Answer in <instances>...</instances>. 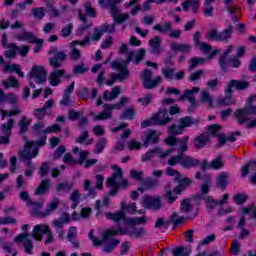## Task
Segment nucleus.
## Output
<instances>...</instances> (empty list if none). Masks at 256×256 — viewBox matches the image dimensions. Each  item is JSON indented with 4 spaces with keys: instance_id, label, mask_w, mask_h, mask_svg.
Instances as JSON below:
<instances>
[{
    "instance_id": "obj_61",
    "label": "nucleus",
    "mask_w": 256,
    "mask_h": 256,
    "mask_svg": "<svg viewBox=\"0 0 256 256\" xmlns=\"http://www.w3.org/2000/svg\"><path fill=\"white\" fill-rule=\"evenodd\" d=\"M105 145H107V139L100 138L96 143V148L94 150L95 155H99V153L105 149Z\"/></svg>"
},
{
    "instance_id": "obj_32",
    "label": "nucleus",
    "mask_w": 256,
    "mask_h": 256,
    "mask_svg": "<svg viewBox=\"0 0 256 256\" xmlns=\"http://www.w3.org/2000/svg\"><path fill=\"white\" fill-rule=\"evenodd\" d=\"M43 205H45V202L43 200H39V201L30 200L27 207H31L34 215H37V217H41V214H43V212H41V209H43Z\"/></svg>"
},
{
    "instance_id": "obj_30",
    "label": "nucleus",
    "mask_w": 256,
    "mask_h": 256,
    "mask_svg": "<svg viewBox=\"0 0 256 256\" xmlns=\"http://www.w3.org/2000/svg\"><path fill=\"white\" fill-rule=\"evenodd\" d=\"M154 31H159L162 35H169L170 31H173V24L166 21L163 24H156L152 28Z\"/></svg>"
},
{
    "instance_id": "obj_20",
    "label": "nucleus",
    "mask_w": 256,
    "mask_h": 256,
    "mask_svg": "<svg viewBox=\"0 0 256 256\" xmlns=\"http://www.w3.org/2000/svg\"><path fill=\"white\" fill-rule=\"evenodd\" d=\"M152 121L154 122V125L163 126L167 125V123H171V118L168 116L167 109H164L152 115Z\"/></svg>"
},
{
    "instance_id": "obj_58",
    "label": "nucleus",
    "mask_w": 256,
    "mask_h": 256,
    "mask_svg": "<svg viewBox=\"0 0 256 256\" xmlns=\"http://www.w3.org/2000/svg\"><path fill=\"white\" fill-rule=\"evenodd\" d=\"M121 241L119 239H114L112 242L105 244L103 251L104 253H112V251L119 245Z\"/></svg>"
},
{
    "instance_id": "obj_18",
    "label": "nucleus",
    "mask_w": 256,
    "mask_h": 256,
    "mask_svg": "<svg viewBox=\"0 0 256 256\" xmlns=\"http://www.w3.org/2000/svg\"><path fill=\"white\" fill-rule=\"evenodd\" d=\"M175 151V148H171L168 149L166 151H161V148H155L154 150H150L148 152H146L143 156H142V161L143 162H147L150 161V159H153V155H158V157H160V159H166V157H169V155H171V153H173Z\"/></svg>"
},
{
    "instance_id": "obj_37",
    "label": "nucleus",
    "mask_w": 256,
    "mask_h": 256,
    "mask_svg": "<svg viewBox=\"0 0 256 256\" xmlns=\"http://www.w3.org/2000/svg\"><path fill=\"white\" fill-rule=\"evenodd\" d=\"M189 7L192 9V13H197L199 10V0H186L182 3L183 11H189Z\"/></svg>"
},
{
    "instance_id": "obj_29",
    "label": "nucleus",
    "mask_w": 256,
    "mask_h": 256,
    "mask_svg": "<svg viewBox=\"0 0 256 256\" xmlns=\"http://www.w3.org/2000/svg\"><path fill=\"white\" fill-rule=\"evenodd\" d=\"M237 100L233 98L232 94H226L225 97H220L216 101L217 107H227L229 105H236Z\"/></svg>"
},
{
    "instance_id": "obj_19",
    "label": "nucleus",
    "mask_w": 256,
    "mask_h": 256,
    "mask_svg": "<svg viewBox=\"0 0 256 256\" xmlns=\"http://www.w3.org/2000/svg\"><path fill=\"white\" fill-rule=\"evenodd\" d=\"M15 243H23L24 251L28 255H33V241L29 239L28 233H21L15 239Z\"/></svg>"
},
{
    "instance_id": "obj_13",
    "label": "nucleus",
    "mask_w": 256,
    "mask_h": 256,
    "mask_svg": "<svg viewBox=\"0 0 256 256\" xmlns=\"http://www.w3.org/2000/svg\"><path fill=\"white\" fill-rule=\"evenodd\" d=\"M164 191H165L164 197L167 203L171 205L173 204L174 201H177V195H181V193L183 192V184H180L173 188L172 183H167L164 186Z\"/></svg>"
},
{
    "instance_id": "obj_9",
    "label": "nucleus",
    "mask_w": 256,
    "mask_h": 256,
    "mask_svg": "<svg viewBox=\"0 0 256 256\" xmlns=\"http://www.w3.org/2000/svg\"><path fill=\"white\" fill-rule=\"evenodd\" d=\"M77 45H80V47L91 45V39L89 38V36H86L82 41L74 40L70 42L69 57L71 61H79V59H81L82 57L81 50L77 48Z\"/></svg>"
},
{
    "instance_id": "obj_47",
    "label": "nucleus",
    "mask_w": 256,
    "mask_h": 256,
    "mask_svg": "<svg viewBox=\"0 0 256 256\" xmlns=\"http://www.w3.org/2000/svg\"><path fill=\"white\" fill-rule=\"evenodd\" d=\"M8 49H16V52L18 51L19 55L22 57H27V54L29 53V46H17L15 44H8Z\"/></svg>"
},
{
    "instance_id": "obj_17",
    "label": "nucleus",
    "mask_w": 256,
    "mask_h": 256,
    "mask_svg": "<svg viewBox=\"0 0 256 256\" xmlns=\"http://www.w3.org/2000/svg\"><path fill=\"white\" fill-rule=\"evenodd\" d=\"M143 207L152 211H159L163 207L161 196H144Z\"/></svg>"
},
{
    "instance_id": "obj_54",
    "label": "nucleus",
    "mask_w": 256,
    "mask_h": 256,
    "mask_svg": "<svg viewBox=\"0 0 256 256\" xmlns=\"http://www.w3.org/2000/svg\"><path fill=\"white\" fill-rule=\"evenodd\" d=\"M2 85L4 89H11L19 87V81L13 77H10L4 81H2Z\"/></svg>"
},
{
    "instance_id": "obj_6",
    "label": "nucleus",
    "mask_w": 256,
    "mask_h": 256,
    "mask_svg": "<svg viewBox=\"0 0 256 256\" xmlns=\"http://www.w3.org/2000/svg\"><path fill=\"white\" fill-rule=\"evenodd\" d=\"M233 49H235L233 45H229L225 52L220 56L219 65L222 71H227L228 67H234L235 69L241 67V60H239L237 56H234L230 59L228 58L229 55L233 53Z\"/></svg>"
},
{
    "instance_id": "obj_23",
    "label": "nucleus",
    "mask_w": 256,
    "mask_h": 256,
    "mask_svg": "<svg viewBox=\"0 0 256 256\" xmlns=\"http://www.w3.org/2000/svg\"><path fill=\"white\" fill-rule=\"evenodd\" d=\"M50 229L51 228L45 224H38L34 227L31 235L36 241H43V235H47Z\"/></svg>"
},
{
    "instance_id": "obj_53",
    "label": "nucleus",
    "mask_w": 256,
    "mask_h": 256,
    "mask_svg": "<svg viewBox=\"0 0 256 256\" xmlns=\"http://www.w3.org/2000/svg\"><path fill=\"white\" fill-rule=\"evenodd\" d=\"M231 35H233V26L229 25L228 28L220 32L219 39L220 41H229V39H231Z\"/></svg>"
},
{
    "instance_id": "obj_40",
    "label": "nucleus",
    "mask_w": 256,
    "mask_h": 256,
    "mask_svg": "<svg viewBox=\"0 0 256 256\" xmlns=\"http://www.w3.org/2000/svg\"><path fill=\"white\" fill-rule=\"evenodd\" d=\"M200 101L206 103L208 107H213V96L208 90H202L200 93Z\"/></svg>"
},
{
    "instance_id": "obj_24",
    "label": "nucleus",
    "mask_w": 256,
    "mask_h": 256,
    "mask_svg": "<svg viewBox=\"0 0 256 256\" xmlns=\"http://www.w3.org/2000/svg\"><path fill=\"white\" fill-rule=\"evenodd\" d=\"M209 143H211V136L209 133L204 132L194 138V147L197 150L203 149V147H206Z\"/></svg>"
},
{
    "instance_id": "obj_42",
    "label": "nucleus",
    "mask_w": 256,
    "mask_h": 256,
    "mask_svg": "<svg viewBox=\"0 0 256 256\" xmlns=\"http://www.w3.org/2000/svg\"><path fill=\"white\" fill-rule=\"evenodd\" d=\"M175 71H177L175 67L166 66L162 68V75H164L165 79H167L168 81H173V79H175Z\"/></svg>"
},
{
    "instance_id": "obj_55",
    "label": "nucleus",
    "mask_w": 256,
    "mask_h": 256,
    "mask_svg": "<svg viewBox=\"0 0 256 256\" xmlns=\"http://www.w3.org/2000/svg\"><path fill=\"white\" fill-rule=\"evenodd\" d=\"M173 256H190L191 249L185 248L183 246L177 247L172 251Z\"/></svg>"
},
{
    "instance_id": "obj_26",
    "label": "nucleus",
    "mask_w": 256,
    "mask_h": 256,
    "mask_svg": "<svg viewBox=\"0 0 256 256\" xmlns=\"http://www.w3.org/2000/svg\"><path fill=\"white\" fill-rule=\"evenodd\" d=\"M61 131V126L59 124H53L52 126H48L46 129L43 130V137L38 140L39 147H43L45 142L47 141V133H59Z\"/></svg>"
},
{
    "instance_id": "obj_8",
    "label": "nucleus",
    "mask_w": 256,
    "mask_h": 256,
    "mask_svg": "<svg viewBox=\"0 0 256 256\" xmlns=\"http://www.w3.org/2000/svg\"><path fill=\"white\" fill-rule=\"evenodd\" d=\"M140 77L142 79L144 89L148 90L155 89V87H157V85H159V83L163 81V78H161V76H156L153 79V71L147 68L142 71Z\"/></svg>"
},
{
    "instance_id": "obj_50",
    "label": "nucleus",
    "mask_w": 256,
    "mask_h": 256,
    "mask_svg": "<svg viewBox=\"0 0 256 256\" xmlns=\"http://www.w3.org/2000/svg\"><path fill=\"white\" fill-rule=\"evenodd\" d=\"M107 219H111V221H115V223H119V221H125V213L123 212H117V213H111L108 212L106 214Z\"/></svg>"
},
{
    "instance_id": "obj_12",
    "label": "nucleus",
    "mask_w": 256,
    "mask_h": 256,
    "mask_svg": "<svg viewBox=\"0 0 256 256\" xmlns=\"http://www.w3.org/2000/svg\"><path fill=\"white\" fill-rule=\"evenodd\" d=\"M121 107L123 106L119 102L115 104H104V110L100 114L95 115V112H91L90 115L94 116L93 121H106V119H111L113 110L121 109Z\"/></svg>"
},
{
    "instance_id": "obj_49",
    "label": "nucleus",
    "mask_w": 256,
    "mask_h": 256,
    "mask_svg": "<svg viewBox=\"0 0 256 256\" xmlns=\"http://www.w3.org/2000/svg\"><path fill=\"white\" fill-rule=\"evenodd\" d=\"M122 211H127L130 215H135L137 213V206L135 203L122 202L121 203Z\"/></svg>"
},
{
    "instance_id": "obj_28",
    "label": "nucleus",
    "mask_w": 256,
    "mask_h": 256,
    "mask_svg": "<svg viewBox=\"0 0 256 256\" xmlns=\"http://www.w3.org/2000/svg\"><path fill=\"white\" fill-rule=\"evenodd\" d=\"M59 205H61V200L59 198H54L46 205V210L43 211L41 217H48V215H51L53 211H55L59 207Z\"/></svg>"
},
{
    "instance_id": "obj_33",
    "label": "nucleus",
    "mask_w": 256,
    "mask_h": 256,
    "mask_svg": "<svg viewBox=\"0 0 256 256\" xmlns=\"http://www.w3.org/2000/svg\"><path fill=\"white\" fill-rule=\"evenodd\" d=\"M120 94H121V87L116 86L110 92H108V90L104 91L103 99L105 101H114V99H117Z\"/></svg>"
},
{
    "instance_id": "obj_2",
    "label": "nucleus",
    "mask_w": 256,
    "mask_h": 256,
    "mask_svg": "<svg viewBox=\"0 0 256 256\" xmlns=\"http://www.w3.org/2000/svg\"><path fill=\"white\" fill-rule=\"evenodd\" d=\"M256 95L250 96L247 100V105L244 108L237 109L233 117L236 119L237 123L239 125H243V123H247V121H250L247 124V127L249 129L256 127ZM251 119H254L251 121Z\"/></svg>"
},
{
    "instance_id": "obj_14",
    "label": "nucleus",
    "mask_w": 256,
    "mask_h": 256,
    "mask_svg": "<svg viewBox=\"0 0 256 256\" xmlns=\"http://www.w3.org/2000/svg\"><path fill=\"white\" fill-rule=\"evenodd\" d=\"M195 179H202L203 183L200 186V194H196L195 199H203V195H207L209 193V189H211V175L210 174H202L197 171L195 174Z\"/></svg>"
},
{
    "instance_id": "obj_57",
    "label": "nucleus",
    "mask_w": 256,
    "mask_h": 256,
    "mask_svg": "<svg viewBox=\"0 0 256 256\" xmlns=\"http://www.w3.org/2000/svg\"><path fill=\"white\" fill-rule=\"evenodd\" d=\"M87 71H89V68L85 67V64L81 62L74 66L72 73L73 75H83V73H87Z\"/></svg>"
},
{
    "instance_id": "obj_15",
    "label": "nucleus",
    "mask_w": 256,
    "mask_h": 256,
    "mask_svg": "<svg viewBox=\"0 0 256 256\" xmlns=\"http://www.w3.org/2000/svg\"><path fill=\"white\" fill-rule=\"evenodd\" d=\"M61 79H71V75L67 74L65 69L55 68L48 76L49 84L52 87H57L61 83Z\"/></svg>"
},
{
    "instance_id": "obj_10",
    "label": "nucleus",
    "mask_w": 256,
    "mask_h": 256,
    "mask_svg": "<svg viewBox=\"0 0 256 256\" xmlns=\"http://www.w3.org/2000/svg\"><path fill=\"white\" fill-rule=\"evenodd\" d=\"M121 1L123 0H108L110 15L115 23H125L129 19V13H121V9L117 6V3H121Z\"/></svg>"
},
{
    "instance_id": "obj_45",
    "label": "nucleus",
    "mask_w": 256,
    "mask_h": 256,
    "mask_svg": "<svg viewBox=\"0 0 256 256\" xmlns=\"http://www.w3.org/2000/svg\"><path fill=\"white\" fill-rule=\"evenodd\" d=\"M158 141H159V135H157V132L153 130L146 136V140L144 141V146L148 147L149 145L153 143H157Z\"/></svg>"
},
{
    "instance_id": "obj_7",
    "label": "nucleus",
    "mask_w": 256,
    "mask_h": 256,
    "mask_svg": "<svg viewBox=\"0 0 256 256\" xmlns=\"http://www.w3.org/2000/svg\"><path fill=\"white\" fill-rule=\"evenodd\" d=\"M35 145H39V141L36 143L34 141L26 142L24 151L18 153L24 163L31 162L32 159L39 155V149Z\"/></svg>"
},
{
    "instance_id": "obj_63",
    "label": "nucleus",
    "mask_w": 256,
    "mask_h": 256,
    "mask_svg": "<svg viewBox=\"0 0 256 256\" xmlns=\"http://www.w3.org/2000/svg\"><path fill=\"white\" fill-rule=\"evenodd\" d=\"M223 158L221 156H217L214 160L211 161L210 167L212 169H221L223 167Z\"/></svg>"
},
{
    "instance_id": "obj_4",
    "label": "nucleus",
    "mask_w": 256,
    "mask_h": 256,
    "mask_svg": "<svg viewBox=\"0 0 256 256\" xmlns=\"http://www.w3.org/2000/svg\"><path fill=\"white\" fill-rule=\"evenodd\" d=\"M147 231L143 227H135L131 226L126 229H110L102 234L103 241H107V239H111V237H115L116 235H129V237H134L135 239H141L143 235H146Z\"/></svg>"
},
{
    "instance_id": "obj_48",
    "label": "nucleus",
    "mask_w": 256,
    "mask_h": 256,
    "mask_svg": "<svg viewBox=\"0 0 256 256\" xmlns=\"http://www.w3.org/2000/svg\"><path fill=\"white\" fill-rule=\"evenodd\" d=\"M73 189V183L71 182H62L59 183L56 187L58 193H69Z\"/></svg>"
},
{
    "instance_id": "obj_22",
    "label": "nucleus",
    "mask_w": 256,
    "mask_h": 256,
    "mask_svg": "<svg viewBox=\"0 0 256 256\" xmlns=\"http://www.w3.org/2000/svg\"><path fill=\"white\" fill-rule=\"evenodd\" d=\"M201 89L199 87H193L191 90H184L183 95L180 96L179 101H189L191 103V107H197V100L193 93H199Z\"/></svg>"
},
{
    "instance_id": "obj_59",
    "label": "nucleus",
    "mask_w": 256,
    "mask_h": 256,
    "mask_svg": "<svg viewBox=\"0 0 256 256\" xmlns=\"http://www.w3.org/2000/svg\"><path fill=\"white\" fill-rule=\"evenodd\" d=\"M32 15L35 17V19H38L41 21L43 17H45V8L44 7H39V8H32Z\"/></svg>"
},
{
    "instance_id": "obj_39",
    "label": "nucleus",
    "mask_w": 256,
    "mask_h": 256,
    "mask_svg": "<svg viewBox=\"0 0 256 256\" xmlns=\"http://www.w3.org/2000/svg\"><path fill=\"white\" fill-rule=\"evenodd\" d=\"M229 183V173L227 172H222L218 175L217 177V187L219 189H225Z\"/></svg>"
},
{
    "instance_id": "obj_43",
    "label": "nucleus",
    "mask_w": 256,
    "mask_h": 256,
    "mask_svg": "<svg viewBox=\"0 0 256 256\" xmlns=\"http://www.w3.org/2000/svg\"><path fill=\"white\" fill-rule=\"evenodd\" d=\"M196 199H204V203L206 204V208L213 211L217 205H219V200L213 199L211 196H205L203 195L202 198H196Z\"/></svg>"
},
{
    "instance_id": "obj_62",
    "label": "nucleus",
    "mask_w": 256,
    "mask_h": 256,
    "mask_svg": "<svg viewBox=\"0 0 256 256\" xmlns=\"http://www.w3.org/2000/svg\"><path fill=\"white\" fill-rule=\"evenodd\" d=\"M30 123L31 121H29L27 117H22V119L18 122V125L20 127V133H25L29 128Z\"/></svg>"
},
{
    "instance_id": "obj_5",
    "label": "nucleus",
    "mask_w": 256,
    "mask_h": 256,
    "mask_svg": "<svg viewBox=\"0 0 256 256\" xmlns=\"http://www.w3.org/2000/svg\"><path fill=\"white\" fill-rule=\"evenodd\" d=\"M167 163L170 167H175L179 163L184 169H192L193 167H199L201 161L189 155L177 154L168 159Z\"/></svg>"
},
{
    "instance_id": "obj_64",
    "label": "nucleus",
    "mask_w": 256,
    "mask_h": 256,
    "mask_svg": "<svg viewBox=\"0 0 256 256\" xmlns=\"http://www.w3.org/2000/svg\"><path fill=\"white\" fill-rule=\"evenodd\" d=\"M179 123L185 129V127H191V125H194L195 120L190 116H186L184 118H180Z\"/></svg>"
},
{
    "instance_id": "obj_51",
    "label": "nucleus",
    "mask_w": 256,
    "mask_h": 256,
    "mask_svg": "<svg viewBox=\"0 0 256 256\" xmlns=\"http://www.w3.org/2000/svg\"><path fill=\"white\" fill-rule=\"evenodd\" d=\"M120 119H127L128 121H133V119H135V108H126L120 115Z\"/></svg>"
},
{
    "instance_id": "obj_27",
    "label": "nucleus",
    "mask_w": 256,
    "mask_h": 256,
    "mask_svg": "<svg viewBox=\"0 0 256 256\" xmlns=\"http://www.w3.org/2000/svg\"><path fill=\"white\" fill-rule=\"evenodd\" d=\"M149 219L147 216H142V217H131V218H126L124 220L125 225H129L130 227H136V225H147V221Z\"/></svg>"
},
{
    "instance_id": "obj_36",
    "label": "nucleus",
    "mask_w": 256,
    "mask_h": 256,
    "mask_svg": "<svg viewBox=\"0 0 256 256\" xmlns=\"http://www.w3.org/2000/svg\"><path fill=\"white\" fill-rule=\"evenodd\" d=\"M13 118H10L7 124L1 126L2 137H8V144L11 143V129H13Z\"/></svg>"
},
{
    "instance_id": "obj_25",
    "label": "nucleus",
    "mask_w": 256,
    "mask_h": 256,
    "mask_svg": "<svg viewBox=\"0 0 256 256\" xmlns=\"http://www.w3.org/2000/svg\"><path fill=\"white\" fill-rule=\"evenodd\" d=\"M17 41H27V43H43V39H37L33 32H21L20 34L16 35Z\"/></svg>"
},
{
    "instance_id": "obj_3",
    "label": "nucleus",
    "mask_w": 256,
    "mask_h": 256,
    "mask_svg": "<svg viewBox=\"0 0 256 256\" xmlns=\"http://www.w3.org/2000/svg\"><path fill=\"white\" fill-rule=\"evenodd\" d=\"M111 169L114 173L107 178L106 187H112L113 189L109 192V195H117L119 189H127L129 187V182L127 179L123 178V169L117 165H112Z\"/></svg>"
},
{
    "instance_id": "obj_52",
    "label": "nucleus",
    "mask_w": 256,
    "mask_h": 256,
    "mask_svg": "<svg viewBox=\"0 0 256 256\" xmlns=\"http://www.w3.org/2000/svg\"><path fill=\"white\" fill-rule=\"evenodd\" d=\"M114 23L109 24V23H104L100 26V30L102 33H115V27L118 24V22H115V19H113ZM118 25H121L119 23Z\"/></svg>"
},
{
    "instance_id": "obj_60",
    "label": "nucleus",
    "mask_w": 256,
    "mask_h": 256,
    "mask_svg": "<svg viewBox=\"0 0 256 256\" xmlns=\"http://www.w3.org/2000/svg\"><path fill=\"white\" fill-rule=\"evenodd\" d=\"M208 132H204V133H208V135H212V137H217L219 134V131H221V126L214 124V125H210L207 128Z\"/></svg>"
},
{
    "instance_id": "obj_31",
    "label": "nucleus",
    "mask_w": 256,
    "mask_h": 256,
    "mask_svg": "<svg viewBox=\"0 0 256 256\" xmlns=\"http://www.w3.org/2000/svg\"><path fill=\"white\" fill-rule=\"evenodd\" d=\"M4 73H17V75H19L21 78L25 77V74L23 73V71H21V65L19 64H12V63H7L4 65V69H3Z\"/></svg>"
},
{
    "instance_id": "obj_21",
    "label": "nucleus",
    "mask_w": 256,
    "mask_h": 256,
    "mask_svg": "<svg viewBox=\"0 0 256 256\" xmlns=\"http://www.w3.org/2000/svg\"><path fill=\"white\" fill-rule=\"evenodd\" d=\"M249 85L250 84L247 81L231 80L225 89V95H233V87L243 91V89H247Z\"/></svg>"
},
{
    "instance_id": "obj_1",
    "label": "nucleus",
    "mask_w": 256,
    "mask_h": 256,
    "mask_svg": "<svg viewBox=\"0 0 256 256\" xmlns=\"http://www.w3.org/2000/svg\"><path fill=\"white\" fill-rule=\"evenodd\" d=\"M143 57H145V49L141 48L138 50V53L135 54V52H129L128 57L126 60H115L111 63V67L114 70L120 71V73H113L111 74V79L106 82V85L108 87H113V84L116 81H119L120 83H123L128 77H129V70H127V65L135 59V64L138 65V63H141L143 61Z\"/></svg>"
},
{
    "instance_id": "obj_38",
    "label": "nucleus",
    "mask_w": 256,
    "mask_h": 256,
    "mask_svg": "<svg viewBox=\"0 0 256 256\" xmlns=\"http://www.w3.org/2000/svg\"><path fill=\"white\" fill-rule=\"evenodd\" d=\"M49 187H51V180L50 179L42 180L38 188L35 190V195H45V193L49 191Z\"/></svg>"
},
{
    "instance_id": "obj_41",
    "label": "nucleus",
    "mask_w": 256,
    "mask_h": 256,
    "mask_svg": "<svg viewBox=\"0 0 256 256\" xmlns=\"http://www.w3.org/2000/svg\"><path fill=\"white\" fill-rule=\"evenodd\" d=\"M21 29L23 27V23L19 22V20H16L14 24H9V20L2 19L0 20V29Z\"/></svg>"
},
{
    "instance_id": "obj_35",
    "label": "nucleus",
    "mask_w": 256,
    "mask_h": 256,
    "mask_svg": "<svg viewBox=\"0 0 256 256\" xmlns=\"http://www.w3.org/2000/svg\"><path fill=\"white\" fill-rule=\"evenodd\" d=\"M170 48L172 51H177L180 53H190L191 52V46L189 44H183L179 42H173L170 44Z\"/></svg>"
},
{
    "instance_id": "obj_46",
    "label": "nucleus",
    "mask_w": 256,
    "mask_h": 256,
    "mask_svg": "<svg viewBox=\"0 0 256 256\" xmlns=\"http://www.w3.org/2000/svg\"><path fill=\"white\" fill-rule=\"evenodd\" d=\"M83 189L86 192V197H89L90 199H93L95 195H97L95 189L91 186V180L84 181Z\"/></svg>"
},
{
    "instance_id": "obj_16",
    "label": "nucleus",
    "mask_w": 256,
    "mask_h": 256,
    "mask_svg": "<svg viewBox=\"0 0 256 256\" xmlns=\"http://www.w3.org/2000/svg\"><path fill=\"white\" fill-rule=\"evenodd\" d=\"M30 79H34L38 85H43L47 81V71L43 66H33L29 72Z\"/></svg>"
},
{
    "instance_id": "obj_56",
    "label": "nucleus",
    "mask_w": 256,
    "mask_h": 256,
    "mask_svg": "<svg viewBox=\"0 0 256 256\" xmlns=\"http://www.w3.org/2000/svg\"><path fill=\"white\" fill-rule=\"evenodd\" d=\"M69 221V215L64 214L60 219L54 220L53 225L56 229H61L63 228V225H65V223H69Z\"/></svg>"
},
{
    "instance_id": "obj_44",
    "label": "nucleus",
    "mask_w": 256,
    "mask_h": 256,
    "mask_svg": "<svg viewBox=\"0 0 256 256\" xmlns=\"http://www.w3.org/2000/svg\"><path fill=\"white\" fill-rule=\"evenodd\" d=\"M142 183L144 184V189H147V191L159 187V180L153 178H146Z\"/></svg>"
},
{
    "instance_id": "obj_34",
    "label": "nucleus",
    "mask_w": 256,
    "mask_h": 256,
    "mask_svg": "<svg viewBox=\"0 0 256 256\" xmlns=\"http://www.w3.org/2000/svg\"><path fill=\"white\" fill-rule=\"evenodd\" d=\"M149 45L151 49V53L159 55L161 53V37L155 36L151 40H149Z\"/></svg>"
},
{
    "instance_id": "obj_11",
    "label": "nucleus",
    "mask_w": 256,
    "mask_h": 256,
    "mask_svg": "<svg viewBox=\"0 0 256 256\" xmlns=\"http://www.w3.org/2000/svg\"><path fill=\"white\" fill-rule=\"evenodd\" d=\"M48 55H54V57L49 58V65L54 69H59L63 65V61H67V52L58 51L57 48L53 47L48 51Z\"/></svg>"
}]
</instances>
